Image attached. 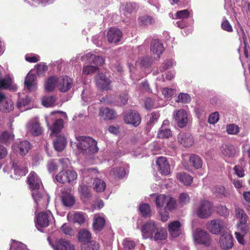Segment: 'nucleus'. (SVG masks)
Returning a JSON list of instances; mask_svg holds the SVG:
<instances>
[{
    "label": "nucleus",
    "mask_w": 250,
    "mask_h": 250,
    "mask_svg": "<svg viewBox=\"0 0 250 250\" xmlns=\"http://www.w3.org/2000/svg\"><path fill=\"white\" fill-rule=\"evenodd\" d=\"M76 138L78 142L77 146L81 153L85 155H90L98 151L97 141L92 138L79 136Z\"/></svg>",
    "instance_id": "1"
},
{
    "label": "nucleus",
    "mask_w": 250,
    "mask_h": 250,
    "mask_svg": "<svg viewBox=\"0 0 250 250\" xmlns=\"http://www.w3.org/2000/svg\"><path fill=\"white\" fill-rule=\"evenodd\" d=\"M193 237L197 244H202L207 247L211 244V240L209 234L203 229H196L193 233Z\"/></svg>",
    "instance_id": "2"
},
{
    "label": "nucleus",
    "mask_w": 250,
    "mask_h": 250,
    "mask_svg": "<svg viewBox=\"0 0 250 250\" xmlns=\"http://www.w3.org/2000/svg\"><path fill=\"white\" fill-rule=\"evenodd\" d=\"M213 206L207 200L201 201L196 209V214L201 218H207L212 213Z\"/></svg>",
    "instance_id": "3"
},
{
    "label": "nucleus",
    "mask_w": 250,
    "mask_h": 250,
    "mask_svg": "<svg viewBox=\"0 0 250 250\" xmlns=\"http://www.w3.org/2000/svg\"><path fill=\"white\" fill-rule=\"evenodd\" d=\"M77 178V173L73 170H62L56 175V180L57 182L64 184L70 183L76 180Z\"/></svg>",
    "instance_id": "4"
},
{
    "label": "nucleus",
    "mask_w": 250,
    "mask_h": 250,
    "mask_svg": "<svg viewBox=\"0 0 250 250\" xmlns=\"http://www.w3.org/2000/svg\"><path fill=\"white\" fill-rule=\"evenodd\" d=\"M124 120L126 124L137 126L140 124L141 119L137 111L130 110L124 113Z\"/></svg>",
    "instance_id": "5"
},
{
    "label": "nucleus",
    "mask_w": 250,
    "mask_h": 250,
    "mask_svg": "<svg viewBox=\"0 0 250 250\" xmlns=\"http://www.w3.org/2000/svg\"><path fill=\"white\" fill-rule=\"evenodd\" d=\"M13 151L21 156H24L30 148V144L27 141H17L12 145Z\"/></svg>",
    "instance_id": "6"
},
{
    "label": "nucleus",
    "mask_w": 250,
    "mask_h": 250,
    "mask_svg": "<svg viewBox=\"0 0 250 250\" xmlns=\"http://www.w3.org/2000/svg\"><path fill=\"white\" fill-rule=\"evenodd\" d=\"M173 119L177 126L183 128L186 126L188 122L187 111L184 109H180L173 113Z\"/></svg>",
    "instance_id": "7"
},
{
    "label": "nucleus",
    "mask_w": 250,
    "mask_h": 250,
    "mask_svg": "<svg viewBox=\"0 0 250 250\" xmlns=\"http://www.w3.org/2000/svg\"><path fill=\"white\" fill-rule=\"evenodd\" d=\"M37 76L29 72L25 78L24 89L27 92L34 91L37 89Z\"/></svg>",
    "instance_id": "8"
},
{
    "label": "nucleus",
    "mask_w": 250,
    "mask_h": 250,
    "mask_svg": "<svg viewBox=\"0 0 250 250\" xmlns=\"http://www.w3.org/2000/svg\"><path fill=\"white\" fill-rule=\"evenodd\" d=\"M157 226L155 223L150 221L145 223L142 228L141 231L144 239L150 238L152 239L153 235L155 232Z\"/></svg>",
    "instance_id": "9"
},
{
    "label": "nucleus",
    "mask_w": 250,
    "mask_h": 250,
    "mask_svg": "<svg viewBox=\"0 0 250 250\" xmlns=\"http://www.w3.org/2000/svg\"><path fill=\"white\" fill-rule=\"evenodd\" d=\"M49 244L54 250H75L74 246L68 240L60 239L55 243L49 241Z\"/></svg>",
    "instance_id": "10"
},
{
    "label": "nucleus",
    "mask_w": 250,
    "mask_h": 250,
    "mask_svg": "<svg viewBox=\"0 0 250 250\" xmlns=\"http://www.w3.org/2000/svg\"><path fill=\"white\" fill-rule=\"evenodd\" d=\"M226 226L225 223L220 219L211 220L207 224L208 230L213 234H218Z\"/></svg>",
    "instance_id": "11"
},
{
    "label": "nucleus",
    "mask_w": 250,
    "mask_h": 250,
    "mask_svg": "<svg viewBox=\"0 0 250 250\" xmlns=\"http://www.w3.org/2000/svg\"><path fill=\"white\" fill-rule=\"evenodd\" d=\"M14 109V103L0 92V110L5 113H8Z\"/></svg>",
    "instance_id": "12"
},
{
    "label": "nucleus",
    "mask_w": 250,
    "mask_h": 250,
    "mask_svg": "<svg viewBox=\"0 0 250 250\" xmlns=\"http://www.w3.org/2000/svg\"><path fill=\"white\" fill-rule=\"evenodd\" d=\"M58 87L62 92H66L69 90L73 85L72 80L67 76H63L59 79L57 78Z\"/></svg>",
    "instance_id": "13"
},
{
    "label": "nucleus",
    "mask_w": 250,
    "mask_h": 250,
    "mask_svg": "<svg viewBox=\"0 0 250 250\" xmlns=\"http://www.w3.org/2000/svg\"><path fill=\"white\" fill-rule=\"evenodd\" d=\"M97 86L103 90L110 89V81L103 73L98 74L95 77Z\"/></svg>",
    "instance_id": "14"
},
{
    "label": "nucleus",
    "mask_w": 250,
    "mask_h": 250,
    "mask_svg": "<svg viewBox=\"0 0 250 250\" xmlns=\"http://www.w3.org/2000/svg\"><path fill=\"white\" fill-rule=\"evenodd\" d=\"M122 32L117 28L111 27L107 33V40L111 43H117L122 37Z\"/></svg>",
    "instance_id": "15"
},
{
    "label": "nucleus",
    "mask_w": 250,
    "mask_h": 250,
    "mask_svg": "<svg viewBox=\"0 0 250 250\" xmlns=\"http://www.w3.org/2000/svg\"><path fill=\"white\" fill-rule=\"evenodd\" d=\"M28 131L34 136L41 135L43 131V128L39 122L35 119L29 122L27 125Z\"/></svg>",
    "instance_id": "16"
},
{
    "label": "nucleus",
    "mask_w": 250,
    "mask_h": 250,
    "mask_svg": "<svg viewBox=\"0 0 250 250\" xmlns=\"http://www.w3.org/2000/svg\"><path fill=\"white\" fill-rule=\"evenodd\" d=\"M156 165L161 173L164 175H167L170 173V166L164 157H160L156 160Z\"/></svg>",
    "instance_id": "17"
},
{
    "label": "nucleus",
    "mask_w": 250,
    "mask_h": 250,
    "mask_svg": "<svg viewBox=\"0 0 250 250\" xmlns=\"http://www.w3.org/2000/svg\"><path fill=\"white\" fill-rule=\"evenodd\" d=\"M182 226L178 221H174L168 224V229L171 237L176 238L181 234Z\"/></svg>",
    "instance_id": "18"
},
{
    "label": "nucleus",
    "mask_w": 250,
    "mask_h": 250,
    "mask_svg": "<svg viewBox=\"0 0 250 250\" xmlns=\"http://www.w3.org/2000/svg\"><path fill=\"white\" fill-rule=\"evenodd\" d=\"M219 243L223 249L228 250L233 246V237L229 233L223 234L220 237Z\"/></svg>",
    "instance_id": "19"
},
{
    "label": "nucleus",
    "mask_w": 250,
    "mask_h": 250,
    "mask_svg": "<svg viewBox=\"0 0 250 250\" xmlns=\"http://www.w3.org/2000/svg\"><path fill=\"white\" fill-rule=\"evenodd\" d=\"M36 218L35 223L38 229H39V227L41 228H45L48 226L49 219L48 214L46 212H42L39 213Z\"/></svg>",
    "instance_id": "20"
},
{
    "label": "nucleus",
    "mask_w": 250,
    "mask_h": 250,
    "mask_svg": "<svg viewBox=\"0 0 250 250\" xmlns=\"http://www.w3.org/2000/svg\"><path fill=\"white\" fill-rule=\"evenodd\" d=\"M178 140L184 147H189L193 144V137L188 133H180L178 136Z\"/></svg>",
    "instance_id": "21"
},
{
    "label": "nucleus",
    "mask_w": 250,
    "mask_h": 250,
    "mask_svg": "<svg viewBox=\"0 0 250 250\" xmlns=\"http://www.w3.org/2000/svg\"><path fill=\"white\" fill-rule=\"evenodd\" d=\"M99 115L104 120H112L116 117L117 114L113 109L101 107L99 110Z\"/></svg>",
    "instance_id": "22"
},
{
    "label": "nucleus",
    "mask_w": 250,
    "mask_h": 250,
    "mask_svg": "<svg viewBox=\"0 0 250 250\" xmlns=\"http://www.w3.org/2000/svg\"><path fill=\"white\" fill-rule=\"evenodd\" d=\"M28 182L31 190L40 188L41 181L34 171H31L29 174Z\"/></svg>",
    "instance_id": "23"
},
{
    "label": "nucleus",
    "mask_w": 250,
    "mask_h": 250,
    "mask_svg": "<svg viewBox=\"0 0 250 250\" xmlns=\"http://www.w3.org/2000/svg\"><path fill=\"white\" fill-rule=\"evenodd\" d=\"M220 150L224 156L229 158L234 157L236 154L234 146L229 143L222 145Z\"/></svg>",
    "instance_id": "24"
},
{
    "label": "nucleus",
    "mask_w": 250,
    "mask_h": 250,
    "mask_svg": "<svg viewBox=\"0 0 250 250\" xmlns=\"http://www.w3.org/2000/svg\"><path fill=\"white\" fill-rule=\"evenodd\" d=\"M164 50L162 43L158 40L155 39L151 41L150 50L153 54H157L158 58L160 57Z\"/></svg>",
    "instance_id": "25"
},
{
    "label": "nucleus",
    "mask_w": 250,
    "mask_h": 250,
    "mask_svg": "<svg viewBox=\"0 0 250 250\" xmlns=\"http://www.w3.org/2000/svg\"><path fill=\"white\" fill-rule=\"evenodd\" d=\"M78 239L79 242L85 245L92 239L91 233L87 229H80L78 234Z\"/></svg>",
    "instance_id": "26"
},
{
    "label": "nucleus",
    "mask_w": 250,
    "mask_h": 250,
    "mask_svg": "<svg viewBox=\"0 0 250 250\" xmlns=\"http://www.w3.org/2000/svg\"><path fill=\"white\" fill-rule=\"evenodd\" d=\"M14 135L7 131L0 132V143L9 145L14 139Z\"/></svg>",
    "instance_id": "27"
},
{
    "label": "nucleus",
    "mask_w": 250,
    "mask_h": 250,
    "mask_svg": "<svg viewBox=\"0 0 250 250\" xmlns=\"http://www.w3.org/2000/svg\"><path fill=\"white\" fill-rule=\"evenodd\" d=\"M167 230L164 228H157L154 232L152 239L155 241L158 240H164L167 237Z\"/></svg>",
    "instance_id": "28"
},
{
    "label": "nucleus",
    "mask_w": 250,
    "mask_h": 250,
    "mask_svg": "<svg viewBox=\"0 0 250 250\" xmlns=\"http://www.w3.org/2000/svg\"><path fill=\"white\" fill-rule=\"evenodd\" d=\"M12 167L14 172L16 174H18L20 176H24L27 172L26 166L25 164L22 165L19 162H15L13 163Z\"/></svg>",
    "instance_id": "29"
},
{
    "label": "nucleus",
    "mask_w": 250,
    "mask_h": 250,
    "mask_svg": "<svg viewBox=\"0 0 250 250\" xmlns=\"http://www.w3.org/2000/svg\"><path fill=\"white\" fill-rule=\"evenodd\" d=\"M55 149L58 151H62L66 146V141L63 136H58L53 143Z\"/></svg>",
    "instance_id": "30"
},
{
    "label": "nucleus",
    "mask_w": 250,
    "mask_h": 250,
    "mask_svg": "<svg viewBox=\"0 0 250 250\" xmlns=\"http://www.w3.org/2000/svg\"><path fill=\"white\" fill-rule=\"evenodd\" d=\"M177 178L181 183L186 186L190 185L192 182V177L185 172L178 173Z\"/></svg>",
    "instance_id": "31"
},
{
    "label": "nucleus",
    "mask_w": 250,
    "mask_h": 250,
    "mask_svg": "<svg viewBox=\"0 0 250 250\" xmlns=\"http://www.w3.org/2000/svg\"><path fill=\"white\" fill-rule=\"evenodd\" d=\"M32 196L37 204V206H39L40 204H42L43 201L46 198L41 192L40 188L32 190Z\"/></svg>",
    "instance_id": "32"
},
{
    "label": "nucleus",
    "mask_w": 250,
    "mask_h": 250,
    "mask_svg": "<svg viewBox=\"0 0 250 250\" xmlns=\"http://www.w3.org/2000/svg\"><path fill=\"white\" fill-rule=\"evenodd\" d=\"M62 200L63 205L67 207L73 206L75 202L74 196L70 193L64 194L62 196Z\"/></svg>",
    "instance_id": "33"
},
{
    "label": "nucleus",
    "mask_w": 250,
    "mask_h": 250,
    "mask_svg": "<svg viewBox=\"0 0 250 250\" xmlns=\"http://www.w3.org/2000/svg\"><path fill=\"white\" fill-rule=\"evenodd\" d=\"M58 83L56 77H51L48 79L45 83V89L48 92L53 91Z\"/></svg>",
    "instance_id": "34"
},
{
    "label": "nucleus",
    "mask_w": 250,
    "mask_h": 250,
    "mask_svg": "<svg viewBox=\"0 0 250 250\" xmlns=\"http://www.w3.org/2000/svg\"><path fill=\"white\" fill-rule=\"evenodd\" d=\"M190 164L196 169H199L202 166V161L200 157L195 154L191 155L189 157Z\"/></svg>",
    "instance_id": "35"
},
{
    "label": "nucleus",
    "mask_w": 250,
    "mask_h": 250,
    "mask_svg": "<svg viewBox=\"0 0 250 250\" xmlns=\"http://www.w3.org/2000/svg\"><path fill=\"white\" fill-rule=\"evenodd\" d=\"M139 23L141 25L147 26L153 24L155 22L154 19L150 16L144 15L139 18Z\"/></svg>",
    "instance_id": "36"
},
{
    "label": "nucleus",
    "mask_w": 250,
    "mask_h": 250,
    "mask_svg": "<svg viewBox=\"0 0 250 250\" xmlns=\"http://www.w3.org/2000/svg\"><path fill=\"white\" fill-rule=\"evenodd\" d=\"M94 189L97 192H103L104 191L106 184L102 179L96 178L93 182Z\"/></svg>",
    "instance_id": "37"
},
{
    "label": "nucleus",
    "mask_w": 250,
    "mask_h": 250,
    "mask_svg": "<svg viewBox=\"0 0 250 250\" xmlns=\"http://www.w3.org/2000/svg\"><path fill=\"white\" fill-rule=\"evenodd\" d=\"M168 195L161 194L156 197L155 203L158 208H161L166 205L167 201L168 200Z\"/></svg>",
    "instance_id": "38"
},
{
    "label": "nucleus",
    "mask_w": 250,
    "mask_h": 250,
    "mask_svg": "<svg viewBox=\"0 0 250 250\" xmlns=\"http://www.w3.org/2000/svg\"><path fill=\"white\" fill-rule=\"evenodd\" d=\"M105 224L104 219L100 216H95L93 223V227L95 230H101Z\"/></svg>",
    "instance_id": "39"
},
{
    "label": "nucleus",
    "mask_w": 250,
    "mask_h": 250,
    "mask_svg": "<svg viewBox=\"0 0 250 250\" xmlns=\"http://www.w3.org/2000/svg\"><path fill=\"white\" fill-rule=\"evenodd\" d=\"M85 57L89 58L90 60L92 61L93 63L97 65H101L104 63V59L99 56L87 53L85 55Z\"/></svg>",
    "instance_id": "40"
},
{
    "label": "nucleus",
    "mask_w": 250,
    "mask_h": 250,
    "mask_svg": "<svg viewBox=\"0 0 250 250\" xmlns=\"http://www.w3.org/2000/svg\"><path fill=\"white\" fill-rule=\"evenodd\" d=\"M171 136V130L163 126H161L157 134L158 137L162 139L168 138Z\"/></svg>",
    "instance_id": "41"
},
{
    "label": "nucleus",
    "mask_w": 250,
    "mask_h": 250,
    "mask_svg": "<svg viewBox=\"0 0 250 250\" xmlns=\"http://www.w3.org/2000/svg\"><path fill=\"white\" fill-rule=\"evenodd\" d=\"M160 117L158 112H152L147 116V122L146 123L148 125H153L158 120Z\"/></svg>",
    "instance_id": "42"
},
{
    "label": "nucleus",
    "mask_w": 250,
    "mask_h": 250,
    "mask_svg": "<svg viewBox=\"0 0 250 250\" xmlns=\"http://www.w3.org/2000/svg\"><path fill=\"white\" fill-rule=\"evenodd\" d=\"M235 213L236 218L239 219V222L248 221V216L243 209L236 208L235 209Z\"/></svg>",
    "instance_id": "43"
},
{
    "label": "nucleus",
    "mask_w": 250,
    "mask_h": 250,
    "mask_svg": "<svg viewBox=\"0 0 250 250\" xmlns=\"http://www.w3.org/2000/svg\"><path fill=\"white\" fill-rule=\"evenodd\" d=\"M125 170L123 167L113 168L110 171V174H113L116 178H121L124 176Z\"/></svg>",
    "instance_id": "44"
},
{
    "label": "nucleus",
    "mask_w": 250,
    "mask_h": 250,
    "mask_svg": "<svg viewBox=\"0 0 250 250\" xmlns=\"http://www.w3.org/2000/svg\"><path fill=\"white\" fill-rule=\"evenodd\" d=\"M56 98L54 96H45L42 99V104L45 107H50L54 104Z\"/></svg>",
    "instance_id": "45"
},
{
    "label": "nucleus",
    "mask_w": 250,
    "mask_h": 250,
    "mask_svg": "<svg viewBox=\"0 0 250 250\" xmlns=\"http://www.w3.org/2000/svg\"><path fill=\"white\" fill-rule=\"evenodd\" d=\"M249 229L247 221L239 222L238 224V233L246 235L248 233Z\"/></svg>",
    "instance_id": "46"
},
{
    "label": "nucleus",
    "mask_w": 250,
    "mask_h": 250,
    "mask_svg": "<svg viewBox=\"0 0 250 250\" xmlns=\"http://www.w3.org/2000/svg\"><path fill=\"white\" fill-rule=\"evenodd\" d=\"M240 165L235 166L234 167V170L235 173L239 177H243L244 176V170L243 167V163L244 162L243 160L241 159L239 161Z\"/></svg>",
    "instance_id": "47"
},
{
    "label": "nucleus",
    "mask_w": 250,
    "mask_h": 250,
    "mask_svg": "<svg viewBox=\"0 0 250 250\" xmlns=\"http://www.w3.org/2000/svg\"><path fill=\"white\" fill-rule=\"evenodd\" d=\"M12 241L14 243L11 244L9 250H27L26 246L25 244L13 240Z\"/></svg>",
    "instance_id": "48"
},
{
    "label": "nucleus",
    "mask_w": 250,
    "mask_h": 250,
    "mask_svg": "<svg viewBox=\"0 0 250 250\" xmlns=\"http://www.w3.org/2000/svg\"><path fill=\"white\" fill-rule=\"evenodd\" d=\"M63 121L62 119H58L53 124L52 128L53 133H57L59 132L63 127Z\"/></svg>",
    "instance_id": "49"
},
{
    "label": "nucleus",
    "mask_w": 250,
    "mask_h": 250,
    "mask_svg": "<svg viewBox=\"0 0 250 250\" xmlns=\"http://www.w3.org/2000/svg\"><path fill=\"white\" fill-rule=\"evenodd\" d=\"M79 191L85 198H89L91 196L90 189L87 186L84 185H80Z\"/></svg>",
    "instance_id": "50"
},
{
    "label": "nucleus",
    "mask_w": 250,
    "mask_h": 250,
    "mask_svg": "<svg viewBox=\"0 0 250 250\" xmlns=\"http://www.w3.org/2000/svg\"><path fill=\"white\" fill-rule=\"evenodd\" d=\"M30 101V98L27 96H26L24 98L20 99L17 102V107L20 110H24L25 109H22V107L27 105L29 103Z\"/></svg>",
    "instance_id": "51"
},
{
    "label": "nucleus",
    "mask_w": 250,
    "mask_h": 250,
    "mask_svg": "<svg viewBox=\"0 0 250 250\" xmlns=\"http://www.w3.org/2000/svg\"><path fill=\"white\" fill-rule=\"evenodd\" d=\"M98 70V67L92 65H86L83 67V73L86 75L92 74Z\"/></svg>",
    "instance_id": "52"
},
{
    "label": "nucleus",
    "mask_w": 250,
    "mask_h": 250,
    "mask_svg": "<svg viewBox=\"0 0 250 250\" xmlns=\"http://www.w3.org/2000/svg\"><path fill=\"white\" fill-rule=\"evenodd\" d=\"M168 199H169L167 200V201L165 209L171 210L175 208L176 207V202L173 198L169 196H168Z\"/></svg>",
    "instance_id": "53"
},
{
    "label": "nucleus",
    "mask_w": 250,
    "mask_h": 250,
    "mask_svg": "<svg viewBox=\"0 0 250 250\" xmlns=\"http://www.w3.org/2000/svg\"><path fill=\"white\" fill-rule=\"evenodd\" d=\"M227 132L229 134H237L239 132V128L234 124H229L227 126Z\"/></svg>",
    "instance_id": "54"
},
{
    "label": "nucleus",
    "mask_w": 250,
    "mask_h": 250,
    "mask_svg": "<svg viewBox=\"0 0 250 250\" xmlns=\"http://www.w3.org/2000/svg\"><path fill=\"white\" fill-rule=\"evenodd\" d=\"M189 201L190 198L188 194L182 193L179 195V202L181 205H186L189 202Z\"/></svg>",
    "instance_id": "55"
},
{
    "label": "nucleus",
    "mask_w": 250,
    "mask_h": 250,
    "mask_svg": "<svg viewBox=\"0 0 250 250\" xmlns=\"http://www.w3.org/2000/svg\"><path fill=\"white\" fill-rule=\"evenodd\" d=\"M140 210L143 216H147L150 213V206L147 204H142L140 206Z\"/></svg>",
    "instance_id": "56"
},
{
    "label": "nucleus",
    "mask_w": 250,
    "mask_h": 250,
    "mask_svg": "<svg viewBox=\"0 0 250 250\" xmlns=\"http://www.w3.org/2000/svg\"><path fill=\"white\" fill-rule=\"evenodd\" d=\"M137 5L134 2L127 3L124 8V10L128 13H131L137 8Z\"/></svg>",
    "instance_id": "57"
},
{
    "label": "nucleus",
    "mask_w": 250,
    "mask_h": 250,
    "mask_svg": "<svg viewBox=\"0 0 250 250\" xmlns=\"http://www.w3.org/2000/svg\"><path fill=\"white\" fill-rule=\"evenodd\" d=\"M140 60L141 64L145 67H148L150 66L153 62L152 59L148 57L141 58Z\"/></svg>",
    "instance_id": "58"
},
{
    "label": "nucleus",
    "mask_w": 250,
    "mask_h": 250,
    "mask_svg": "<svg viewBox=\"0 0 250 250\" xmlns=\"http://www.w3.org/2000/svg\"><path fill=\"white\" fill-rule=\"evenodd\" d=\"M219 119V114L218 112H215L209 116L208 122L210 124H214L216 123Z\"/></svg>",
    "instance_id": "59"
},
{
    "label": "nucleus",
    "mask_w": 250,
    "mask_h": 250,
    "mask_svg": "<svg viewBox=\"0 0 250 250\" xmlns=\"http://www.w3.org/2000/svg\"><path fill=\"white\" fill-rule=\"evenodd\" d=\"M189 13L188 10L177 11L176 13V19H187L189 17Z\"/></svg>",
    "instance_id": "60"
},
{
    "label": "nucleus",
    "mask_w": 250,
    "mask_h": 250,
    "mask_svg": "<svg viewBox=\"0 0 250 250\" xmlns=\"http://www.w3.org/2000/svg\"><path fill=\"white\" fill-rule=\"evenodd\" d=\"M85 218L83 214L77 213H75L73 217V222L74 223H78L79 224H82L84 222Z\"/></svg>",
    "instance_id": "61"
},
{
    "label": "nucleus",
    "mask_w": 250,
    "mask_h": 250,
    "mask_svg": "<svg viewBox=\"0 0 250 250\" xmlns=\"http://www.w3.org/2000/svg\"><path fill=\"white\" fill-rule=\"evenodd\" d=\"M177 101L179 103H189L190 101V97L187 94L181 93L179 95Z\"/></svg>",
    "instance_id": "62"
},
{
    "label": "nucleus",
    "mask_w": 250,
    "mask_h": 250,
    "mask_svg": "<svg viewBox=\"0 0 250 250\" xmlns=\"http://www.w3.org/2000/svg\"><path fill=\"white\" fill-rule=\"evenodd\" d=\"M48 170L49 172H54L58 168L57 160H51L47 165Z\"/></svg>",
    "instance_id": "63"
},
{
    "label": "nucleus",
    "mask_w": 250,
    "mask_h": 250,
    "mask_svg": "<svg viewBox=\"0 0 250 250\" xmlns=\"http://www.w3.org/2000/svg\"><path fill=\"white\" fill-rule=\"evenodd\" d=\"M221 27L227 32H231L233 31L232 27L227 20H224L221 24Z\"/></svg>",
    "instance_id": "64"
}]
</instances>
